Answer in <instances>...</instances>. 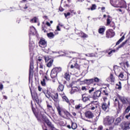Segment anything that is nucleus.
<instances>
[{
    "instance_id": "f257e3e1",
    "label": "nucleus",
    "mask_w": 130,
    "mask_h": 130,
    "mask_svg": "<svg viewBox=\"0 0 130 130\" xmlns=\"http://www.w3.org/2000/svg\"><path fill=\"white\" fill-rule=\"evenodd\" d=\"M36 29L34 26L30 27L29 30V49L30 50H32L33 49V46L32 44H34V42H31V35H35L36 34Z\"/></svg>"
},
{
    "instance_id": "f03ea898",
    "label": "nucleus",
    "mask_w": 130,
    "mask_h": 130,
    "mask_svg": "<svg viewBox=\"0 0 130 130\" xmlns=\"http://www.w3.org/2000/svg\"><path fill=\"white\" fill-rule=\"evenodd\" d=\"M61 71V68L60 67H56L54 69H53L51 72V77L52 78V79H54L55 78H56V77H57V74H58V73H60V72Z\"/></svg>"
},
{
    "instance_id": "7ed1b4c3",
    "label": "nucleus",
    "mask_w": 130,
    "mask_h": 130,
    "mask_svg": "<svg viewBox=\"0 0 130 130\" xmlns=\"http://www.w3.org/2000/svg\"><path fill=\"white\" fill-rule=\"evenodd\" d=\"M114 122V118L113 117L107 116L104 120L105 125H111Z\"/></svg>"
},
{
    "instance_id": "20e7f679",
    "label": "nucleus",
    "mask_w": 130,
    "mask_h": 130,
    "mask_svg": "<svg viewBox=\"0 0 130 130\" xmlns=\"http://www.w3.org/2000/svg\"><path fill=\"white\" fill-rule=\"evenodd\" d=\"M34 62L33 61V58H30V66L29 70V78H32L33 77V74L34 73Z\"/></svg>"
},
{
    "instance_id": "39448f33",
    "label": "nucleus",
    "mask_w": 130,
    "mask_h": 130,
    "mask_svg": "<svg viewBox=\"0 0 130 130\" xmlns=\"http://www.w3.org/2000/svg\"><path fill=\"white\" fill-rule=\"evenodd\" d=\"M69 64L71 66V69H80V66L78 64L76 60H71Z\"/></svg>"
},
{
    "instance_id": "423d86ee",
    "label": "nucleus",
    "mask_w": 130,
    "mask_h": 130,
    "mask_svg": "<svg viewBox=\"0 0 130 130\" xmlns=\"http://www.w3.org/2000/svg\"><path fill=\"white\" fill-rule=\"evenodd\" d=\"M114 35H115V33L112 29H108L106 32V37L107 38H112V37H114Z\"/></svg>"
},
{
    "instance_id": "0eeeda50",
    "label": "nucleus",
    "mask_w": 130,
    "mask_h": 130,
    "mask_svg": "<svg viewBox=\"0 0 130 130\" xmlns=\"http://www.w3.org/2000/svg\"><path fill=\"white\" fill-rule=\"evenodd\" d=\"M118 98L119 100H120L121 102L123 105H127L129 104V102L128 101V100L127 99V98H126L125 96H118Z\"/></svg>"
},
{
    "instance_id": "6e6552de",
    "label": "nucleus",
    "mask_w": 130,
    "mask_h": 130,
    "mask_svg": "<svg viewBox=\"0 0 130 130\" xmlns=\"http://www.w3.org/2000/svg\"><path fill=\"white\" fill-rule=\"evenodd\" d=\"M122 128L123 130L129 129L130 123L128 122H124L122 124Z\"/></svg>"
},
{
    "instance_id": "1a4fd4ad",
    "label": "nucleus",
    "mask_w": 130,
    "mask_h": 130,
    "mask_svg": "<svg viewBox=\"0 0 130 130\" xmlns=\"http://www.w3.org/2000/svg\"><path fill=\"white\" fill-rule=\"evenodd\" d=\"M100 96H101V91L99 90L94 92L92 98L94 100H96V99H98Z\"/></svg>"
},
{
    "instance_id": "9d476101",
    "label": "nucleus",
    "mask_w": 130,
    "mask_h": 130,
    "mask_svg": "<svg viewBox=\"0 0 130 130\" xmlns=\"http://www.w3.org/2000/svg\"><path fill=\"white\" fill-rule=\"evenodd\" d=\"M74 84V82H72L71 84H70V86L72 88V90L70 92L71 94H74V93H76L77 92H79V88H78V87L75 86V87H73V85Z\"/></svg>"
},
{
    "instance_id": "9b49d317",
    "label": "nucleus",
    "mask_w": 130,
    "mask_h": 130,
    "mask_svg": "<svg viewBox=\"0 0 130 130\" xmlns=\"http://www.w3.org/2000/svg\"><path fill=\"white\" fill-rule=\"evenodd\" d=\"M39 45L40 47L45 48V47H46V46H47V43L46 42V41H45V40L41 39L39 42Z\"/></svg>"
},
{
    "instance_id": "f8f14e48",
    "label": "nucleus",
    "mask_w": 130,
    "mask_h": 130,
    "mask_svg": "<svg viewBox=\"0 0 130 130\" xmlns=\"http://www.w3.org/2000/svg\"><path fill=\"white\" fill-rule=\"evenodd\" d=\"M110 106V102L109 101L108 103V105L107 104H106V103H103L102 104V108L103 110H104V111H105L106 110H107V109L109 108Z\"/></svg>"
},
{
    "instance_id": "ddd939ff",
    "label": "nucleus",
    "mask_w": 130,
    "mask_h": 130,
    "mask_svg": "<svg viewBox=\"0 0 130 130\" xmlns=\"http://www.w3.org/2000/svg\"><path fill=\"white\" fill-rule=\"evenodd\" d=\"M82 100L83 102H87V101H90V96H89L86 93L82 94Z\"/></svg>"
},
{
    "instance_id": "4468645a",
    "label": "nucleus",
    "mask_w": 130,
    "mask_h": 130,
    "mask_svg": "<svg viewBox=\"0 0 130 130\" xmlns=\"http://www.w3.org/2000/svg\"><path fill=\"white\" fill-rule=\"evenodd\" d=\"M85 117L87 118H92L94 117V114L91 111H87L85 113Z\"/></svg>"
},
{
    "instance_id": "2eb2a0df",
    "label": "nucleus",
    "mask_w": 130,
    "mask_h": 130,
    "mask_svg": "<svg viewBox=\"0 0 130 130\" xmlns=\"http://www.w3.org/2000/svg\"><path fill=\"white\" fill-rule=\"evenodd\" d=\"M47 124V125L49 126V127H51L52 129L54 128V125L52 124V123L49 121V120H46L45 122Z\"/></svg>"
},
{
    "instance_id": "dca6fc26",
    "label": "nucleus",
    "mask_w": 130,
    "mask_h": 130,
    "mask_svg": "<svg viewBox=\"0 0 130 130\" xmlns=\"http://www.w3.org/2000/svg\"><path fill=\"white\" fill-rule=\"evenodd\" d=\"M51 97L54 101H57V99H58V94L56 93L54 94H51Z\"/></svg>"
},
{
    "instance_id": "f3484780",
    "label": "nucleus",
    "mask_w": 130,
    "mask_h": 130,
    "mask_svg": "<svg viewBox=\"0 0 130 130\" xmlns=\"http://www.w3.org/2000/svg\"><path fill=\"white\" fill-rule=\"evenodd\" d=\"M106 29V27H105V26H103V27H100L99 29V33L100 34H102V35H103V34H104V32L105 31Z\"/></svg>"
},
{
    "instance_id": "a211bd4d",
    "label": "nucleus",
    "mask_w": 130,
    "mask_h": 130,
    "mask_svg": "<svg viewBox=\"0 0 130 130\" xmlns=\"http://www.w3.org/2000/svg\"><path fill=\"white\" fill-rule=\"evenodd\" d=\"M85 84H92L94 82V79H85L83 81Z\"/></svg>"
},
{
    "instance_id": "6ab92c4d",
    "label": "nucleus",
    "mask_w": 130,
    "mask_h": 130,
    "mask_svg": "<svg viewBox=\"0 0 130 130\" xmlns=\"http://www.w3.org/2000/svg\"><path fill=\"white\" fill-rule=\"evenodd\" d=\"M63 89H64V85L62 84H59L58 87L57 88V90L59 92H62V91H63Z\"/></svg>"
},
{
    "instance_id": "aec40b11",
    "label": "nucleus",
    "mask_w": 130,
    "mask_h": 130,
    "mask_svg": "<svg viewBox=\"0 0 130 130\" xmlns=\"http://www.w3.org/2000/svg\"><path fill=\"white\" fill-rule=\"evenodd\" d=\"M63 112L64 114V115L67 116V117H68V118H70V117L72 116V115H71V113H70V112H69L67 110L63 111Z\"/></svg>"
},
{
    "instance_id": "412c9836",
    "label": "nucleus",
    "mask_w": 130,
    "mask_h": 130,
    "mask_svg": "<svg viewBox=\"0 0 130 130\" xmlns=\"http://www.w3.org/2000/svg\"><path fill=\"white\" fill-rule=\"evenodd\" d=\"M120 121H121V118H120V117H118L116 119L114 124H115V125H118V124L120 123Z\"/></svg>"
},
{
    "instance_id": "4be33fe9",
    "label": "nucleus",
    "mask_w": 130,
    "mask_h": 130,
    "mask_svg": "<svg viewBox=\"0 0 130 130\" xmlns=\"http://www.w3.org/2000/svg\"><path fill=\"white\" fill-rule=\"evenodd\" d=\"M47 37L50 39H52V38H54V34L53 32H49L47 34Z\"/></svg>"
},
{
    "instance_id": "5701e85b",
    "label": "nucleus",
    "mask_w": 130,
    "mask_h": 130,
    "mask_svg": "<svg viewBox=\"0 0 130 130\" xmlns=\"http://www.w3.org/2000/svg\"><path fill=\"white\" fill-rule=\"evenodd\" d=\"M126 42H127V40H126L125 42H123L121 45H120L118 48H117V50H118L119 48H121V47H123L125 44H126Z\"/></svg>"
},
{
    "instance_id": "b1692460",
    "label": "nucleus",
    "mask_w": 130,
    "mask_h": 130,
    "mask_svg": "<svg viewBox=\"0 0 130 130\" xmlns=\"http://www.w3.org/2000/svg\"><path fill=\"white\" fill-rule=\"evenodd\" d=\"M77 127H78V125H77V123H74V122L72 121L71 128H72V129H76Z\"/></svg>"
},
{
    "instance_id": "393cba45",
    "label": "nucleus",
    "mask_w": 130,
    "mask_h": 130,
    "mask_svg": "<svg viewBox=\"0 0 130 130\" xmlns=\"http://www.w3.org/2000/svg\"><path fill=\"white\" fill-rule=\"evenodd\" d=\"M31 109L32 111V112L34 114H35L36 117H37V113H36V111H35V108L33 107V104L32 103V101H31Z\"/></svg>"
},
{
    "instance_id": "a878e982",
    "label": "nucleus",
    "mask_w": 130,
    "mask_h": 130,
    "mask_svg": "<svg viewBox=\"0 0 130 130\" xmlns=\"http://www.w3.org/2000/svg\"><path fill=\"white\" fill-rule=\"evenodd\" d=\"M52 63H53V60L50 59L49 61L47 63V67H48V68H50V67L52 66Z\"/></svg>"
},
{
    "instance_id": "bb28decb",
    "label": "nucleus",
    "mask_w": 130,
    "mask_h": 130,
    "mask_svg": "<svg viewBox=\"0 0 130 130\" xmlns=\"http://www.w3.org/2000/svg\"><path fill=\"white\" fill-rule=\"evenodd\" d=\"M62 99H63V101H64V102H67V103H68V104H71V103H70V101L69 100V99H68V98L66 96H63L62 97Z\"/></svg>"
},
{
    "instance_id": "cd10ccee",
    "label": "nucleus",
    "mask_w": 130,
    "mask_h": 130,
    "mask_svg": "<svg viewBox=\"0 0 130 130\" xmlns=\"http://www.w3.org/2000/svg\"><path fill=\"white\" fill-rule=\"evenodd\" d=\"M79 33L80 34L78 35L80 37H83V38H86V37H87V35L84 34V32L81 31H79Z\"/></svg>"
},
{
    "instance_id": "c85d7f7f",
    "label": "nucleus",
    "mask_w": 130,
    "mask_h": 130,
    "mask_svg": "<svg viewBox=\"0 0 130 130\" xmlns=\"http://www.w3.org/2000/svg\"><path fill=\"white\" fill-rule=\"evenodd\" d=\"M118 77L120 80H124V75L122 72L120 73Z\"/></svg>"
},
{
    "instance_id": "c756f323",
    "label": "nucleus",
    "mask_w": 130,
    "mask_h": 130,
    "mask_svg": "<svg viewBox=\"0 0 130 130\" xmlns=\"http://www.w3.org/2000/svg\"><path fill=\"white\" fill-rule=\"evenodd\" d=\"M124 39V36H123L116 43V45H118L121 42H122Z\"/></svg>"
},
{
    "instance_id": "7c9ffc66",
    "label": "nucleus",
    "mask_w": 130,
    "mask_h": 130,
    "mask_svg": "<svg viewBox=\"0 0 130 130\" xmlns=\"http://www.w3.org/2000/svg\"><path fill=\"white\" fill-rule=\"evenodd\" d=\"M64 78L67 81H70V78H71V76H70V74L69 73H65Z\"/></svg>"
},
{
    "instance_id": "2f4dec72",
    "label": "nucleus",
    "mask_w": 130,
    "mask_h": 130,
    "mask_svg": "<svg viewBox=\"0 0 130 130\" xmlns=\"http://www.w3.org/2000/svg\"><path fill=\"white\" fill-rule=\"evenodd\" d=\"M116 88L118 89V90H121V82H119L118 84H117L116 85Z\"/></svg>"
},
{
    "instance_id": "473e14b6",
    "label": "nucleus",
    "mask_w": 130,
    "mask_h": 130,
    "mask_svg": "<svg viewBox=\"0 0 130 130\" xmlns=\"http://www.w3.org/2000/svg\"><path fill=\"white\" fill-rule=\"evenodd\" d=\"M82 104H79V105H76L75 106V109H77V110H79L80 108H82Z\"/></svg>"
},
{
    "instance_id": "72a5a7b5",
    "label": "nucleus",
    "mask_w": 130,
    "mask_h": 130,
    "mask_svg": "<svg viewBox=\"0 0 130 130\" xmlns=\"http://www.w3.org/2000/svg\"><path fill=\"white\" fill-rule=\"evenodd\" d=\"M126 3H125V1H122V4L121 6V8H127Z\"/></svg>"
},
{
    "instance_id": "f704fd0d",
    "label": "nucleus",
    "mask_w": 130,
    "mask_h": 130,
    "mask_svg": "<svg viewBox=\"0 0 130 130\" xmlns=\"http://www.w3.org/2000/svg\"><path fill=\"white\" fill-rule=\"evenodd\" d=\"M109 78L111 80V82H114L115 78H114L113 74L110 75Z\"/></svg>"
},
{
    "instance_id": "c9c22d12",
    "label": "nucleus",
    "mask_w": 130,
    "mask_h": 130,
    "mask_svg": "<svg viewBox=\"0 0 130 130\" xmlns=\"http://www.w3.org/2000/svg\"><path fill=\"white\" fill-rule=\"evenodd\" d=\"M42 117L43 120H44L45 122H46V120H49L48 119H47V117L44 115H42Z\"/></svg>"
},
{
    "instance_id": "e433bc0d",
    "label": "nucleus",
    "mask_w": 130,
    "mask_h": 130,
    "mask_svg": "<svg viewBox=\"0 0 130 130\" xmlns=\"http://www.w3.org/2000/svg\"><path fill=\"white\" fill-rule=\"evenodd\" d=\"M96 8H97V6H96V5L93 4L92 5L90 10L91 11H94V10H96Z\"/></svg>"
},
{
    "instance_id": "4c0bfd02",
    "label": "nucleus",
    "mask_w": 130,
    "mask_h": 130,
    "mask_svg": "<svg viewBox=\"0 0 130 130\" xmlns=\"http://www.w3.org/2000/svg\"><path fill=\"white\" fill-rule=\"evenodd\" d=\"M37 22V18L36 17H34L32 19L30 20L31 23H36Z\"/></svg>"
},
{
    "instance_id": "58836bf2",
    "label": "nucleus",
    "mask_w": 130,
    "mask_h": 130,
    "mask_svg": "<svg viewBox=\"0 0 130 130\" xmlns=\"http://www.w3.org/2000/svg\"><path fill=\"white\" fill-rule=\"evenodd\" d=\"M41 83L42 86H45V85H46L45 83V79H43V80L41 81Z\"/></svg>"
},
{
    "instance_id": "ea45409f",
    "label": "nucleus",
    "mask_w": 130,
    "mask_h": 130,
    "mask_svg": "<svg viewBox=\"0 0 130 130\" xmlns=\"http://www.w3.org/2000/svg\"><path fill=\"white\" fill-rule=\"evenodd\" d=\"M130 111V104L126 108V110H125V112L126 113L129 112Z\"/></svg>"
},
{
    "instance_id": "a19ab883",
    "label": "nucleus",
    "mask_w": 130,
    "mask_h": 130,
    "mask_svg": "<svg viewBox=\"0 0 130 130\" xmlns=\"http://www.w3.org/2000/svg\"><path fill=\"white\" fill-rule=\"evenodd\" d=\"M111 23V21L110 20V19L107 18V25L108 26Z\"/></svg>"
},
{
    "instance_id": "79ce46f5",
    "label": "nucleus",
    "mask_w": 130,
    "mask_h": 130,
    "mask_svg": "<svg viewBox=\"0 0 130 130\" xmlns=\"http://www.w3.org/2000/svg\"><path fill=\"white\" fill-rule=\"evenodd\" d=\"M103 93L104 95H106V96H108V92H107V90H104L103 91Z\"/></svg>"
},
{
    "instance_id": "37998d69",
    "label": "nucleus",
    "mask_w": 130,
    "mask_h": 130,
    "mask_svg": "<svg viewBox=\"0 0 130 130\" xmlns=\"http://www.w3.org/2000/svg\"><path fill=\"white\" fill-rule=\"evenodd\" d=\"M88 55H89L90 57H94V56H96L95 54L91 53H88Z\"/></svg>"
},
{
    "instance_id": "c03bdc74",
    "label": "nucleus",
    "mask_w": 130,
    "mask_h": 130,
    "mask_svg": "<svg viewBox=\"0 0 130 130\" xmlns=\"http://www.w3.org/2000/svg\"><path fill=\"white\" fill-rule=\"evenodd\" d=\"M100 81V79H99V78L95 77L94 78V79H93V82H96L97 83H98V82H99Z\"/></svg>"
},
{
    "instance_id": "a18cd8bd",
    "label": "nucleus",
    "mask_w": 130,
    "mask_h": 130,
    "mask_svg": "<svg viewBox=\"0 0 130 130\" xmlns=\"http://www.w3.org/2000/svg\"><path fill=\"white\" fill-rule=\"evenodd\" d=\"M113 52H115V50H111V51L108 53L109 55H110V54H112V53H113Z\"/></svg>"
},
{
    "instance_id": "49530a36",
    "label": "nucleus",
    "mask_w": 130,
    "mask_h": 130,
    "mask_svg": "<svg viewBox=\"0 0 130 130\" xmlns=\"http://www.w3.org/2000/svg\"><path fill=\"white\" fill-rule=\"evenodd\" d=\"M118 107L119 109H121V105L119 101H118Z\"/></svg>"
},
{
    "instance_id": "de8ad7c7",
    "label": "nucleus",
    "mask_w": 130,
    "mask_h": 130,
    "mask_svg": "<svg viewBox=\"0 0 130 130\" xmlns=\"http://www.w3.org/2000/svg\"><path fill=\"white\" fill-rule=\"evenodd\" d=\"M81 90L82 91H87V88H86V86H82L81 88Z\"/></svg>"
},
{
    "instance_id": "09e8293b",
    "label": "nucleus",
    "mask_w": 130,
    "mask_h": 130,
    "mask_svg": "<svg viewBox=\"0 0 130 130\" xmlns=\"http://www.w3.org/2000/svg\"><path fill=\"white\" fill-rule=\"evenodd\" d=\"M66 18H67V17H68V16H70L71 15V13L70 12H68L67 14L64 13V14Z\"/></svg>"
},
{
    "instance_id": "8fccbe9b",
    "label": "nucleus",
    "mask_w": 130,
    "mask_h": 130,
    "mask_svg": "<svg viewBox=\"0 0 130 130\" xmlns=\"http://www.w3.org/2000/svg\"><path fill=\"white\" fill-rule=\"evenodd\" d=\"M80 31H81V30H78V29H76V30H75V33H76V34H77V35H79V34H80Z\"/></svg>"
},
{
    "instance_id": "3c124183",
    "label": "nucleus",
    "mask_w": 130,
    "mask_h": 130,
    "mask_svg": "<svg viewBox=\"0 0 130 130\" xmlns=\"http://www.w3.org/2000/svg\"><path fill=\"white\" fill-rule=\"evenodd\" d=\"M47 108H48L49 109H52V106H51V105H48V104H47Z\"/></svg>"
},
{
    "instance_id": "603ef678",
    "label": "nucleus",
    "mask_w": 130,
    "mask_h": 130,
    "mask_svg": "<svg viewBox=\"0 0 130 130\" xmlns=\"http://www.w3.org/2000/svg\"><path fill=\"white\" fill-rule=\"evenodd\" d=\"M125 118H126V119H128V118H129V117H130V113L128 115H126L125 116Z\"/></svg>"
},
{
    "instance_id": "864d4df0",
    "label": "nucleus",
    "mask_w": 130,
    "mask_h": 130,
    "mask_svg": "<svg viewBox=\"0 0 130 130\" xmlns=\"http://www.w3.org/2000/svg\"><path fill=\"white\" fill-rule=\"evenodd\" d=\"M38 89L40 92H41V91L42 90V88H41V87H40V86H38Z\"/></svg>"
},
{
    "instance_id": "5fc2aeb1",
    "label": "nucleus",
    "mask_w": 130,
    "mask_h": 130,
    "mask_svg": "<svg viewBox=\"0 0 130 130\" xmlns=\"http://www.w3.org/2000/svg\"><path fill=\"white\" fill-rule=\"evenodd\" d=\"M45 60L46 62H48V61H49L50 60L48 59V57H45Z\"/></svg>"
},
{
    "instance_id": "6e6d98bb",
    "label": "nucleus",
    "mask_w": 130,
    "mask_h": 130,
    "mask_svg": "<svg viewBox=\"0 0 130 130\" xmlns=\"http://www.w3.org/2000/svg\"><path fill=\"white\" fill-rule=\"evenodd\" d=\"M94 90V88L92 87L90 90H89V93H92V92H93Z\"/></svg>"
},
{
    "instance_id": "4d7b16f0",
    "label": "nucleus",
    "mask_w": 130,
    "mask_h": 130,
    "mask_svg": "<svg viewBox=\"0 0 130 130\" xmlns=\"http://www.w3.org/2000/svg\"><path fill=\"white\" fill-rule=\"evenodd\" d=\"M0 89L1 90H3V89H4V85H3V84H0Z\"/></svg>"
},
{
    "instance_id": "13d9d810",
    "label": "nucleus",
    "mask_w": 130,
    "mask_h": 130,
    "mask_svg": "<svg viewBox=\"0 0 130 130\" xmlns=\"http://www.w3.org/2000/svg\"><path fill=\"white\" fill-rule=\"evenodd\" d=\"M98 129H99V130H102V129H103V126H100L99 127V128H98Z\"/></svg>"
},
{
    "instance_id": "bf43d9fd",
    "label": "nucleus",
    "mask_w": 130,
    "mask_h": 130,
    "mask_svg": "<svg viewBox=\"0 0 130 130\" xmlns=\"http://www.w3.org/2000/svg\"><path fill=\"white\" fill-rule=\"evenodd\" d=\"M71 13H72V14H74V15L77 14V13H76V12H75V11H74V10H71Z\"/></svg>"
},
{
    "instance_id": "052dcab7",
    "label": "nucleus",
    "mask_w": 130,
    "mask_h": 130,
    "mask_svg": "<svg viewBox=\"0 0 130 130\" xmlns=\"http://www.w3.org/2000/svg\"><path fill=\"white\" fill-rule=\"evenodd\" d=\"M125 64H126L127 68H128L129 67V64H128V61H126L125 62Z\"/></svg>"
},
{
    "instance_id": "680f3d73",
    "label": "nucleus",
    "mask_w": 130,
    "mask_h": 130,
    "mask_svg": "<svg viewBox=\"0 0 130 130\" xmlns=\"http://www.w3.org/2000/svg\"><path fill=\"white\" fill-rule=\"evenodd\" d=\"M46 25L48 26V27H50L51 24L49 22H46Z\"/></svg>"
},
{
    "instance_id": "e2e57ef3",
    "label": "nucleus",
    "mask_w": 130,
    "mask_h": 130,
    "mask_svg": "<svg viewBox=\"0 0 130 130\" xmlns=\"http://www.w3.org/2000/svg\"><path fill=\"white\" fill-rule=\"evenodd\" d=\"M46 97H47V98H48V99H49V98H50L51 95H50L49 94H46Z\"/></svg>"
},
{
    "instance_id": "0e129e2a",
    "label": "nucleus",
    "mask_w": 130,
    "mask_h": 130,
    "mask_svg": "<svg viewBox=\"0 0 130 130\" xmlns=\"http://www.w3.org/2000/svg\"><path fill=\"white\" fill-rule=\"evenodd\" d=\"M56 29L58 31H60V28H59V26H57Z\"/></svg>"
},
{
    "instance_id": "69168bd1",
    "label": "nucleus",
    "mask_w": 130,
    "mask_h": 130,
    "mask_svg": "<svg viewBox=\"0 0 130 130\" xmlns=\"http://www.w3.org/2000/svg\"><path fill=\"white\" fill-rule=\"evenodd\" d=\"M40 75H42L43 74V71L42 70H40L39 72Z\"/></svg>"
},
{
    "instance_id": "338daca9",
    "label": "nucleus",
    "mask_w": 130,
    "mask_h": 130,
    "mask_svg": "<svg viewBox=\"0 0 130 130\" xmlns=\"http://www.w3.org/2000/svg\"><path fill=\"white\" fill-rule=\"evenodd\" d=\"M45 79L46 80H47V81H49V78H48V77H47V76H45Z\"/></svg>"
},
{
    "instance_id": "774afa93",
    "label": "nucleus",
    "mask_w": 130,
    "mask_h": 130,
    "mask_svg": "<svg viewBox=\"0 0 130 130\" xmlns=\"http://www.w3.org/2000/svg\"><path fill=\"white\" fill-rule=\"evenodd\" d=\"M95 107L94 106H93V107H92L91 108V110H95Z\"/></svg>"
}]
</instances>
